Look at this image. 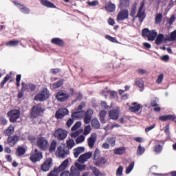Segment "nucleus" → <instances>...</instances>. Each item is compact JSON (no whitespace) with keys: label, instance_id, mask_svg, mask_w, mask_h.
<instances>
[{"label":"nucleus","instance_id":"obj_11","mask_svg":"<svg viewBox=\"0 0 176 176\" xmlns=\"http://www.w3.org/2000/svg\"><path fill=\"white\" fill-rule=\"evenodd\" d=\"M53 166V160L47 158L41 166V171L47 172L52 168Z\"/></svg>","mask_w":176,"mask_h":176},{"label":"nucleus","instance_id":"obj_1","mask_svg":"<svg viewBox=\"0 0 176 176\" xmlns=\"http://www.w3.org/2000/svg\"><path fill=\"white\" fill-rule=\"evenodd\" d=\"M142 35L144 38H147L148 41H155L157 36V32L155 30H149L148 28H144L142 30Z\"/></svg>","mask_w":176,"mask_h":176},{"label":"nucleus","instance_id":"obj_48","mask_svg":"<svg viewBox=\"0 0 176 176\" xmlns=\"http://www.w3.org/2000/svg\"><path fill=\"white\" fill-rule=\"evenodd\" d=\"M153 151L155 152V153H160L162 151H163V147L160 144H156L153 147Z\"/></svg>","mask_w":176,"mask_h":176},{"label":"nucleus","instance_id":"obj_45","mask_svg":"<svg viewBox=\"0 0 176 176\" xmlns=\"http://www.w3.org/2000/svg\"><path fill=\"white\" fill-rule=\"evenodd\" d=\"M19 43H20V41L19 40H12L6 43V46H18Z\"/></svg>","mask_w":176,"mask_h":176},{"label":"nucleus","instance_id":"obj_41","mask_svg":"<svg viewBox=\"0 0 176 176\" xmlns=\"http://www.w3.org/2000/svg\"><path fill=\"white\" fill-rule=\"evenodd\" d=\"M14 133V128L12 126H10L6 131L5 134L8 137H12V135Z\"/></svg>","mask_w":176,"mask_h":176},{"label":"nucleus","instance_id":"obj_8","mask_svg":"<svg viewBox=\"0 0 176 176\" xmlns=\"http://www.w3.org/2000/svg\"><path fill=\"white\" fill-rule=\"evenodd\" d=\"M55 97L58 101L64 102L65 101H67L68 98H69V94H68L65 90H60L56 93Z\"/></svg>","mask_w":176,"mask_h":176},{"label":"nucleus","instance_id":"obj_50","mask_svg":"<svg viewBox=\"0 0 176 176\" xmlns=\"http://www.w3.org/2000/svg\"><path fill=\"white\" fill-rule=\"evenodd\" d=\"M145 152V148L141 146V145H139L138 146V150H137V155L139 156H141V155H143Z\"/></svg>","mask_w":176,"mask_h":176},{"label":"nucleus","instance_id":"obj_58","mask_svg":"<svg viewBox=\"0 0 176 176\" xmlns=\"http://www.w3.org/2000/svg\"><path fill=\"white\" fill-rule=\"evenodd\" d=\"M20 80H21V74H17L16 77V87H20Z\"/></svg>","mask_w":176,"mask_h":176},{"label":"nucleus","instance_id":"obj_43","mask_svg":"<svg viewBox=\"0 0 176 176\" xmlns=\"http://www.w3.org/2000/svg\"><path fill=\"white\" fill-rule=\"evenodd\" d=\"M136 13H137V2L134 3L132 6V8L130 12V16H131V17H134Z\"/></svg>","mask_w":176,"mask_h":176},{"label":"nucleus","instance_id":"obj_37","mask_svg":"<svg viewBox=\"0 0 176 176\" xmlns=\"http://www.w3.org/2000/svg\"><path fill=\"white\" fill-rule=\"evenodd\" d=\"M125 152L126 148L124 147H120L113 150L114 155H123Z\"/></svg>","mask_w":176,"mask_h":176},{"label":"nucleus","instance_id":"obj_61","mask_svg":"<svg viewBox=\"0 0 176 176\" xmlns=\"http://www.w3.org/2000/svg\"><path fill=\"white\" fill-rule=\"evenodd\" d=\"M83 120H84L85 124H89V123L91 122V118L87 117V116H85Z\"/></svg>","mask_w":176,"mask_h":176},{"label":"nucleus","instance_id":"obj_47","mask_svg":"<svg viewBox=\"0 0 176 176\" xmlns=\"http://www.w3.org/2000/svg\"><path fill=\"white\" fill-rule=\"evenodd\" d=\"M107 142L111 146H114L116 144V138H107Z\"/></svg>","mask_w":176,"mask_h":176},{"label":"nucleus","instance_id":"obj_3","mask_svg":"<svg viewBox=\"0 0 176 176\" xmlns=\"http://www.w3.org/2000/svg\"><path fill=\"white\" fill-rule=\"evenodd\" d=\"M93 163L95 166L101 167V166H104V164L107 163V159L103 157H100V151L98 150H96L94 154Z\"/></svg>","mask_w":176,"mask_h":176},{"label":"nucleus","instance_id":"obj_13","mask_svg":"<svg viewBox=\"0 0 176 176\" xmlns=\"http://www.w3.org/2000/svg\"><path fill=\"white\" fill-rule=\"evenodd\" d=\"M144 6H145V3L144 1H142L140 3V6L138 9V14L136 15V17H138L139 21L140 23H142L146 17L145 11H142L144 10Z\"/></svg>","mask_w":176,"mask_h":176},{"label":"nucleus","instance_id":"obj_31","mask_svg":"<svg viewBox=\"0 0 176 176\" xmlns=\"http://www.w3.org/2000/svg\"><path fill=\"white\" fill-rule=\"evenodd\" d=\"M135 85L140 89V91H144V80L142 78H136Z\"/></svg>","mask_w":176,"mask_h":176},{"label":"nucleus","instance_id":"obj_60","mask_svg":"<svg viewBox=\"0 0 176 176\" xmlns=\"http://www.w3.org/2000/svg\"><path fill=\"white\" fill-rule=\"evenodd\" d=\"M176 17L175 14H173L168 20L169 25H173L174 24V21H175Z\"/></svg>","mask_w":176,"mask_h":176},{"label":"nucleus","instance_id":"obj_54","mask_svg":"<svg viewBox=\"0 0 176 176\" xmlns=\"http://www.w3.org/2000/svg\"><path fill=\"white\" fill-rule=\"evenodd\" d=\"M90 131H91V126H90V125L86 126L84 129V135L90 134Z\"/></svg>","mask_w":176,"mask_h":176},{"label":"nucleus","instance_id":"obj_39","mask_svg":"<svg viewBox=\"0 0 176 176\" xmlns=\"http://www.w3.org/2000/svg\"><path fill=\"white\" fill-rule=\"evenodd\" d=\"M64 85V80L63 79H60L58 81L55 82L52 85L53 89H59V87H61Z\"/></svg>","mask_w":176,"mask_h":176},{"label":"nucleus","instance_id":"obj_10","mask_svg":"<svg viewBox=\"0 0 176 176\" xmlns=\"http://www.w3.org/2000/svg\"><path fill=\"white\" fill-rule=\"evenodd\" d=\"M31 116L32 118H38L43 111L42 110V104H37L35 106H33L31 109Z\"/></svg>","mask_w":176,"mask_h":176},{"label":"nucleus","instance_id":"obj_21","mask_svg":"<svg viewBox=\"0 0 176 176\" xmlns=\"http://www.w3.org/2000/svg\"><path fill=\"white\" fill-rule=\"evenodd\" d=\"M175 119H176L175 116L173 114L160 116L159 117V120H160L161 122H168L170 120H172V122H174Z\"/></svg>","mask_w":176,"mask_h":176},{"label":"nucleus","instance_id":"obj_40","mask_svg":"<svg viewBox=\"0 0 176 176\" xmlns=\"http://www.w3.org/2000/svg\"><path fill=\"white\" fill-rule=\"evenodd\" d=\"M163 20V14L159 13L157 14L155 18V24H160Z\"/></svg>","mask_w":176,"mask_h":176},{"label":"nucleus","instance_id":"obj_49","mask_svg":"<svg viewBox=\"0 0 176 176\" xmlns=\"http://www.w3.org/2000/svg\"><path fill=\"white\" fill-rule=\"evenodd\" d=\"M105 38L107 39V41L112 42L113 43H119V42H118V40L116 39V38L112 37L110 35H108V34L106 35Z\"/></svg>","mask_w":176,"mask_h":176},{"label":"nucleus","instance_id":"obj_38","mask_svg":"<svg viewBox=\"0 0 176 176\" xmlns=\"http://www.w3.org/2000/svg\"><path fill=\"white\" fill-rule=\"evenodd\" d=\"M91 126L94 129H98L100 127V121L97 118H94L91 120Z\"/></svg>","mask_w":176,"mask_h":176},{"label":"nucleus","instance_id":"obj_62","mask_svg":"<svg viewBox=\"0 0 176 176\" xmlns=\"http://www.w3.org/2000/svg\"><path fill=\"white\" fill-rule=\"evenodd\" d=\"M83 141H85V136H83V135H80V136L76 140V144H80V142H83Z\"/></svg>","mask_w":176,"mask_h":176},{"label":"nucleus","instance_id":"obj_51","mask_svg":"<svg viewBox=\"0 0 176 176\" xmlns=\"http://www.w3.org/2000/svg\"><path fill=\"white\" fill-rule=\"evenodd\" d=\"M133 168H134V162H132L129 166L126 169V174H130L131 171H133Z\"/></svg>","mask_w":176,"mask_h":176},{"label":"nucleus","instance_id":"obj_14","mask_svg":"<svg viewBox=\"0 0 176 176\" xmlns=\"http://www.w3.org/2000/svg\"><path fill=\"white\" fill-rule=\"evenodd\" d=\"M19 141H20V136L17 135L8 136L7 138V144L10 148H13Z\"/></svg>","mask_w":176,"mask_h":176},{"label":"nucleus","instance_id":"obj_29","mask_svg":"<svg viewBox=\"0 0 176 176\" xmlns=\"http://www.w3.org/2000/svg\"><path fill=\"white\" fill-rule=\"evenodd\" d=\"M107 116V111L102 110L99 113V120L101 123L105 124L107 123V120H105V117Z\"/></svg>","mask_w":176,"mask_h":176},{"label":"nucleus","instance_id":"obj_5","mask_svg":"<svg viewBox=\"0 0 176 176\" xmlns=\"http://www.w3.org/2000/svg\"><path fill=\"white\" fill-rule=\"evenodd\" d=\"M43 159V154L38 148H35L34 152L31 154L30 157V160L32 163H36L37 162H41Z\"/></svg>","mask_w":176,"mask_h":176},{"label":"nucleus","instance_id":"obj_19","mask_svg":"<svg viewBox=\"0 0 176 176\" xmlns=\"http://www.w3.org/2000/svg\"><path fill=\"white\" fill-rule=\"evenodd\" d=\"M14 5H15V6H17L18 9H19V10L22 13H24V14H28V13H30V12L28 8L25 7L24 5L17 1H14Z\"/></svg>","mask_w":176,"mask_h":176},{"label":"nucleus","instance_id":"obj_2","mask_svg":"<svg viewBox=\"0 0 176 176\" xmlns=\"http://www.w3.org/2000/svg\"><path fill=\"white\" fill-rule=\"evenodd\" d=\"M68 163H69V160H68V159L65 160L61 165L58 168H54L53 170H51L47 176H58V174H60L61 171H64V170L68 167Z\"/></svg>","mask_w":176,"mask_h":176},{"label":"nucleus","instance_id":"obj_7","mask_svg":"<svg viewBox=\"0 0 176 176\" xmlns=\"http://www.w3.org/2000/svg\"><path fill=\"white\" fill-rule=\"evenodd\" d=\"M37 146L41 151H46L49 147V141L45 138L40 137L37 139Z\"/></svg>","mask_w":176,"mask_h":176},{"label":"nucleus","instance_id":"obj_35","mask_svg":"<svg viewBox=\"0 0 176 176\" xmlns=\"http://www.w3.org/2000/svg\"><path fill=\"white\" fill-rule=\"evenodd\" d=\"M163 41H164V34H159L157 35V38L155 40V45H162L163 43Z\"/></svg>","mask_w":176,"mask_h":176},{"label":"nucleus","instance_id":"obj_36","mask_svg":"<svg viewBox=\"0 0 176 176\" xmlns=\"http://www.w3.org/2000/svg\"><path fill=\"white\" fill-rule=\"evenodd\" d=\"M57 147V141L53 140L52 142L50 144L49 152L50 153H53L56 151V148Z\"/></svg>","mask_w":176,"mask_h":176},{"label":"nucleus","instance_id":"obj_18","mask_svg":"<svg viewBox=\"0 0 176 176\" xmlns=\"http://www.w3.org/2000/svg\"><path fill=\"white\" fill-rule=\"evenodd\" d=\"M51 43L56 45V46H59V47H64L65 46V41L58 37L52 38Z\"/></svg>","mask_w":176,"mask_h":176},{"label":"nucleus","instance_id":"obj_4","mask_svg":"<svg viewBox=\"0 0 176 176\" xmlns=\"http://www.w3.org/2000/svg\"><path fill=\"white\" fill-rule=\"evenodd\" d=\"M50 96V92H49V89L44 88L40 93L34 96V100H36V101H46Z\"/></svg>","mask_w":176,"mask_h":176},{"label":"nucleus","instance_id":"obj_59","mask_svg":"<svg viewBox=\"0 0 176 176\" xmlns=\"http://www.w3.org/2000/svg\"><path fill=\"white\" fill-rule=\"evenodd\" d=\"M100 107L103 108V109H108V108H109V105H108V103L105 101L100 102Z\"/></svg>","mask_w":176,"mask_h":176},{"label":"nucleus","instance_id":"obj_52","mask_svg":"<svg viewBox=\"0 0 176 176\" xmlns=\"http://www.w3.org/2000/svg\"><path fill=\"white\" fill-rule=\"evenodd\" d=\"M93 113H94V111H93V109H89L86 111H85V113H84L85 116H87L91 118H93Z\"/></svg>","mask_w":176,"mask_h":176},{"label":"nucleus","instance_id":"obj_57","mask_svg":"<svg viewBox=\"0 0 176 176\" xmlns=\"http://www.w3.org/2000/svg\"><path fill=\"white\" fill-rule=\"evenodd\" d=\"M163 79H164V76L163 74H161L158 76L156 82L158 83V85H160V83L163 82Z\"/></svg>","mask_w":176,"mask_h":176},{"label":"nucleus","instance_id":"obj_9","mask_svg":"<svg viewBox=\"0 0 176 176\" xmlns=\"http://www.w3.org/2000/svg\"><path fill=\"white\" fill-rule=\"evenodd\" d=\"M8 116L10 118V123H16L17 119L20 118V111L16 109L11 110L8 111Z\"/></svg>","mask_w":176,"mask_h":176},{"label":"nucleus","instance_id":"obj_24","mask_svg":"<svg viewBox=\"0 0 176 176\" xmlns=\"http://www.w3.org/2000/svg\"><path fill=\"white\" fill-rule=\"evenodd\" d=\"M87 141L89 148H93L96 144V141H97V134L91 133V137L88 138Z\"/></svg>","mask_w":176,"mask_h":176},{"label":"nucleus","instance_id":"obj_27","mask_svg":"<svg viewBox=\"0 0 176 176\" xmlns=\"http://www.w3.org/2000/svg\"><path fill=\"white\" fill-rule=\"evenodd\" d=\"M141 108H142V105L138 104V102H135L132 103V107H131L129 108V110L131 111V112H138V111H140V109H141Z\"/></svg>","mask_w":176,"mask_h":176},{"label":"nucleus","instance_id":"obj_56","mask_svg":"<svg viewBox=\"0 0 176 176\" xmlns=\"http://www.w3.org/2000/svg\"><path fill=\"white\" fill-rule=\"evenodd\" d=\"M87 3L89 6H97V5H98V0L87 1Z\"/></svg>","mask_w":176,"mask_h":176},{"label":"nucleus","instance_id":"obj_6","mask_svg":"<svg viewBox=\"0 0 176 176\" xmlns=\"http://www.w3.org/2000/svg\"><path fill=\"white\" fill-rule=\"evenodd\" d=\"M67 135L68 132L61 128L56 129L54 133V138H57V140H60V141L65 140Z\"/></svg>","mask_w":176,"mask_h":176},{"label":"nucleus","instance_id":"obj_28","mask_svg":"<svg viewBox=\"0 0 176 176\" xmlns=\"http://www.w3.org/2000/svg\"><path fill=\"white\" fill-rule=\"evenodd\" d=\"M89 168L94 176H106L105 173L100 171L96 166H90Z\"/></svg>","mask_w":176,"mask_h":176},{"label":"nucleus","instance_id":"obj_12","mask_svg":"<svg viewBox=\"0 0 176 176\" xmlns=\"http://www.w3.org/2000/svg\"><path fill=\"white\" fill-rule=\"evenodd\" d=\"M56 155L59 156V157H61L62 159H64L65 156L67 155H69V150H68V148L67 146H58L57 151H56Z\"/></svg>","mask_w":176,"mask_h":176},{"label":"nucleus","instance_id":"obj_22","mask_svg":"<svg viewBox=\"0 0 176 176\" xmlns=\"http://www.w3.org/2000/svg\"><path fill=\"white\" fill-rule=\"evenodd\" d=\"M120 113L118 109H112L110 110L109 112V118L110 119H112L113 120H118L119 119V114Z\"/></svg>","mask_w":176,"mask_h":176},{"label":"nucleus","instance_id":"obj_53","mask_svg":"<svg viewBox=\"0 0 176 176\" xmlns=\"http://www.w3.org/2000/svg\"><path fill=\"white\" fill-rule=\"evenodd\" d=\"M80 126H82V123L78 121L76 122L75 124L71 129L72 131H75L76 130H78V129H79Z\"/></svg>","mask_w":176,"mask_h":176},{"label":"nucleus","instance_id":"obj_16","mask_svg":"<svg viewBox=\"0 0 176 176\" xmlns=\"http://www.w3.org/2000/svg\"><path fill=\"white\" fill-rule=\"evenodd\" d=\"M69 113V111L65 108L59 109L55 113V118L56 119H63L64 116H67Z\"/></svg>","mask_w":176,"mask_h":176},{"label":"nucleus","instance_id":"obj_32","mask_svg":"<svg viewBox=\"0 0 176 176\" xmlns=\"http://www.w3.org/2000/svg\"><path fill=\"white\" fill-rule=\"evenodd\" d=\"M83 152H85V147H78L76 148H74V157H76V159L79 157V155H80V153H83Z\"/></svg>","mask_w":176,"mask_h":176},{"label":"nucleus","instance_id":"obj_26","mask_svg":"<svg viewBox=\"0 0 176 176\" xmlns=\"http://www.w3.org/2000/svg\"><path fill=\"white\" fill-rule=\"evenodd\" d=\"M84 111H78L77 110L76 111H73L72 113V118L74 119V120H78V119H80V118H83L84 116Z\"/></svg>","mask_w":176,"mask_h":176},{"label":"nucleus","instance_id":"obj_34","mask_svg":"<svg viewBox=\"0 0 176 176\" xmlns=\"http://www.w3.org/2000/svg\"><path fill=\"white\" fill-rule=\"evenodd\" d=\"M71 176H80V172L76 168V167L72 166L70 168Z\"/></svg>","mask_w":176,"mask_h":176},{"label":"nucleus","instance_id":"obj_17","mask_svg":"<svg viewBox=\"0 0 176 176\" xmlns=\"http://www.w3.org/2000/svg\"><path fill=\"white\" fill-rule=\"evenodd\" d=\"M22 88L21 90H24L26 91H35V90H36V85H35L34 84H32V83H29V84H26L25 82H22Z\"/></svg>","mask_w":176,"mask_h":176},{"label":"nucleus","instance_id":"obj_44","mask_svg":"<svg viewBox=\"0 0 176 176\" xmlns=\"http://www.w3.org/2000/svg\"><path fill=\"white\" fill-rule=\"evenodd\" d=\"M73 146H75V141L72 139L67 140L66 148H67L68 151H69V149H72Z\"/></svg>","mask_w":176,"mask_h":176},{"label":"nucleus","instance_id":"obj_20","mask_svg":"<svg viewBox=\"0 0 176 176\" xmlns=\"http://www.w3.org/2000/svg\"><path fill=\"white\" fill-rule=\"evenodd\" d=\"M92 155H93V153L91 152H88V153L81 155L78 157L79 163H85V162H87V160H89V159H90Z\"/></svg>","mask_w":176,"mask_h":176},{"label":"nucleus","instance_id":"obj_64","mask_svg":"<svg viewBox=\"0 0 176 176\" xmlns=\"http://www.w3.org/2000/svg\"><path fill=\"white\" fill-rule=\"evenodd\" d=\"M170 38L171 41H176V30L170 33Z\"/></svg>","mask_w":176,"mask_h":176},{"label":"nucleus","instance_id":"obj_30","mask_svg":"<svg viewBox=\"0 0 176 176\" xmlns=\"http://www.w3.org/2000/svg\"><path fill=\"white\" fill-rule=\"evenodd\" d=\"M12 78V72H10L8 74H7L3 80L0 83V87L1 89H3V87L5 86V85H6V82H8V80H10V79Z\"/></svg>","mask_w":176,"mask_h":176},{"label":"nucleus","instance_id":"obj_46","mask_svg":"<svg viewBox=\"0 0 176 176\" xmlns=\"http://www.w3.org/2000/svg\"><path fill=\"white\" fill-rule=\"evenodd\" d=\"M83 108H86V102H82L76 109V111L78 112H84L85 113V110H83Z\"/></svg>","mask_w":176,"mask_h":176},{"label":"nucleus","instance_id":"obj_15","mask_svg":"<svg viewBox=\"0 0 176 176\" xmlns=\"http://www.w3.org/2000/svg\"><path fill=\"white\" fill-rule=\"evenodd\" d=\"M129 19V10H122L117 15V21H123Z\"/></svg>","mask_w":176,"mask_h":176},{"label":"nucleus","instance_id":"obj_25","mask_svg":"<svg viewBox=\"0 0 176 176\" xmlns=\"http://www.w3.org/2000/svg\"><path fill=\"white\" fill-rule=\"evenodd\" d=\"M104 8L107 12H110V13H113V12H115V10H116V6H115L114 3H112V2L109 1L106 3Z\"/></svg>","mask_w":176,"mask_h":176},{"label":"nucleus","instance_id":"obj_55","mask_svg":"<svg viewBox=\"0 0 176 176\" xmlns=\"http://www.w3.org/2000/svg\"><path fill=\"white\" fill-rule=\"evenodd\" d=\"M116 175L117 176H122L123 175V166H120L116 170Z\"/></svg>","mask_w":176,"mask_h":176},{"label":"nucleus","instance_id":"obj_33","mask_svg":"<svg viewBox=\"0 0 176 176\" xmlns=\"http://www.w3.org/2000/svg\"><path fill=\"white\" fill-rule=\"evenodd\" d=\"M41 5L43 6H46L47 8H56V5L54 3L50 2V1L48 0H41Z\"/></svg>","mask_w":176,"mask_h":176},{"label":"nucleus","instance_id":"obj_63","mask_svg":"<svg viewBox=\"0 0 176 176\" xmlns=\"http://www.w3.org/2000/svg\"><path fill=\"white\" fill-rule=\"evenodd\" d=\"M77 168L80 170V171H83L84 170H86V165H81V164H76Z\"/></svg>","mask_w":176,"mask_h":176},{"label":"nucleus","instance_id":"obj_42","mask_svg":"<svg viewBox=\"0 0 176 176\" xmlns=\"http://www.w3.org/2000/svg\"><path fill=\"white\" fill-rule=\"evenodd\" d=\"M121 8H129L130 6V0H120Z\"/></svg>","mask_w":176,"mask_h":176},{"label":"nucleus","instance_id":"obj_23","mask_svg":"<svg viewBox=\"0 0 176 176\" xmlns=\"http://www.w3.org/2000/svg\"><path fill=\"white\" fill-rule=\"evenodd\" d=\"M25 152H27V149L25 148L19 146L15 151V155L17 157H21V156H24L25 155Z\"/></svg>","mask_w":176,"mask_h":176}]
</instances>
